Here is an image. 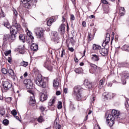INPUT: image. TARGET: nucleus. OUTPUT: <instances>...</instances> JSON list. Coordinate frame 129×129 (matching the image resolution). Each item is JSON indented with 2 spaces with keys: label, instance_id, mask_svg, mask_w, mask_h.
<instances>
[{
  "label": "nucleus",
  "instance_id": "10",
  "mask_svg": "<svg viewBox=\"0 0 129 129\" xmlns=\"http://www.w3.org/2000/svg\"><path fill=\"white\" fill-rule=\"evenodd\" d=\"M12 35L10 34H5L4 35L3 40L4 42H8V41H13L12 40Z\"/></svg>",
  "mask_w": 129,
  "mask_h": 129
},
{
  "label": "nucleus",
  "instance_id": "1",
  "mask_svg": "<svg viewBox=\"0 0 129 129\" xmlns=\"http://www.w3.org/2000/svg\"><path fill=\"white\" fill-rule=\"evenodd\" d=\"M5 27H6L7 29H10V32L11 34V39L12 41H14V40H16V35L18 34V32H19V30L16 29V27L11 26L10 25V23L9 22H7V24H4Z\"/></svg>",
  "mask_w": 129,
  "mask_h": 129
},
{
  "label": "nucleus",
  "instance_id": "44",
  "mask_svg": "<svg viewBox=\"0 0 129 129\" xmlns=\"http://www.w3.org/2000/svg\"><path fill=\"white\" fill-rule=\"evenodd\" d=\"M39 109L40 110V111H45V110H46V107H43V106H41L40 108H39Z\"/></svg>",
  "mask_w": 129,
  "mask_h": 129
},
{
  "label": "nucleus",
  "instance_id": "62",
  "mask_svg": "<svg viewBox=\"0 0 129 129\" xmlns=\"http://www.w3.org/2000/svg\"><path fill=\"white\" fill-rule=\"evenodd\" d=\"M14 116L16 118V119H20V118H19V116H18L16 115Z\"/></svg>",
  "mask_w": 129,
  "mask_h": 129
},
{
  "label": "nucleus",
  "instance_id": "4",
  "mask_svg": "<svg viewBox=\"0 0 129 129\" xmlns=\"http://www.w3.org/2000/svg\"><path fill=\"white\" fill-rule=\"evenodd\" d=\"M28 92H29L32 96H30L29 99V104L34 106L36 104V100L35 99V92L33 91L32 89L28 90Z\"/></svg>",
  "mask_w": 129,
  "mask_h": 129
},
{
  "label": "nucleus",
  "instance_id": "61",
  "mask_svg": "<svg viewBox=\"0 0 129 129\" xmlns=\"http://www.w3.org/2000/svg\"><path fill=\"white\" fill-rule=\"evenodd\" d=\"M48 105H49V106H52V105H53V104H52V103L50 102L48 103Z\"/></svg>",
  "mask_w": 129,
  "mask_h": 129
},
{
  "label": "nucleus",
  "instance_id": "12",
  "mask_svg": "<svg viewBox=\"0 0 129 129\" xmlns=\"http://www.w3.org/2000/svg\"><path fill=\"white\" fill-rule=\"evenodd\" d=\"M8 73L9 74L10 76L15 79L16 78V74H15V72L12 69H10L8 70Z\"/></svg>",
  "mask_w": 129,
  "mask_h": 129
},
{
  "label": "nucleus",
  "instance_id": "7",
  "mask_svg": "<svg viewBox=\"0 0 129 129\" xmlns=\"http://www.w3.org/2000/svg\"><path fill=\"white\" fill-rule=\"evenodd\" d=\"M24 83L25 85L26 86V88L27 89H32L33 88V86H34V85L33 84V82H32V80L26 79L24 81Z\"/></svg>",
  "mask_w": 129,
  "mask_h": 129
},
{
  "label": "nucleus",
  "instance_id": "36",
  "mask_svg": "<svg viewBox=\"0 0 129 129\" xmlns=\"http://www.w3.org/2000/svg\"><path fill=\"white\" fill-rule=\"evenodd\" d=\"M29 2H31V0H21V3H22L23 5H27Z\"/></svg>",
  "mask_w": 129,
  "mask_h": 129
},
{
  "label": "nucleus",
  "instance_id": "54",
  "mask_svg": "<svg viewBox=\"0 0 129 129\" xmlns=\"http://www.w3.org/2000/svg\"><path fill=\"white\" fill-rule=\"evenodd\" d=\"M56 95H60V94H61V92H60V91H57L56 92Z\"/></svg>",
  "mask_w": 129,
  "mask_h": 129
},
{
  "label": "nucleus",
  "instance_id": "51",
  "mask_svg": "<svg viewBox=\"0 0 129 129\" xmlns=\"http://www.w3.org/2000/svg\"><path fill=\"white\" fill-rule=\"evenodd\" d=\"M104 11L105 14H107V13H108V12H109V9H104Z\"/></svg>",
  "mask_w": 129,
  "mask_h": 129
},
{
  "label": "nucleus",
  "instance_id": "39",
  "mask_svg": "<svg viewBox=\"0 0 129 129\" xmlns=\"http://www.w3.org/2000/svg\"><path fill=\"white\" fill-rule=\"evenodd\" d=\"M8 70H7V69H2V73L3 74H8Z\"/></svg>",
  "mask_w": 129,
  "mask_h": 129
},
{
  "label": "nucleus",
  "instance_id": "6",
  "mask_svg": "<svg viewBox=\"0 0 129 129\" xmlns=\"http://www.w3.org/2000/svg\"><path fill=\"white\" fill-rule=\"evenodd\" d=\"M3 86L5 90L6 91L10 90V89L13 87L12 83H11V82H10L9 81H5L3 82Z\"/></svg>",
  "mask_w": 129,
  "mask_h": 129
},
{
  "label": "nucleus",
  "instance_id": "53",
  "mask_svg": "<svg viewBox=\"0 0 129 129\" xmlns=\"http://www.w3.org/2000/svg\"><path fill=\"white\" fill-rule=\"evenodd\" d=\"M82 25L84 27H86V22H85V21H83L82 22Z\"/></svg>",
  "mask_w": 129,
  "mask_h": 129
},
{
  "label": "nucleus",
  "instance_id": "2",
  "mask_svg": "<svg viewBox=\"0 0 129 129\" xmlns=\"http://www.w3.org/2000/svg\"><path fill=\"white\" fill-rule=\"evenodd\" d=\"M35 82L37 85L40 86V87H43V88L46 87V82L44 81V80H43V78L41 75H39L37 76Z\"/></svg>",
  "mask_w": 129,
  "mask_h": 129
},
{
  "label": "nucleus",
  "instance_id": "20",
  "mask_svg": "<svg viewBox=\"0 0 129 129\" xmlns=\"http://www.w3.org/2000/svg\"><path fill=\"white\" fill-rule=\"evenodd\" d=\"M59 31L61 34L65 33V25L62 24L59 27Z\"/></svg>",
  "mask_w": 129,
  "mask_h": 129
},
{
  "label": "nucleus",
  "instance_id": "45",
  "mask_svg": "<svg viewBox=\"0 0 129 129\" xmlns=\"http://www.w3.org/2000/svg\"><path fill=\"white\" fill-rule=\"evenodd\" d=\"M112 2H114L115 0H111ZM102 3L105 4H108V2L107 0H102Z\"/></svg>",
  "mask_w": 129,
  "mask_h": 129
},
{
  "label": "nucleus",
  "instance_id": "13",
  "mask_svg": "<svg viewBox=\"0 0 129 129\" xmlns=\"http://www.w3.org/2000/svg\"><path fill=\"white\" fill-rule=\"evenodd\" d=\"M84 85L87 87V88H89V89L92 88V84L88 80H85Z\"/></svg>",
  "mask_w": 129,
  "mask_h": 129
},
{
  "label": "nucleus",
  "instance_id": "33",
  "mask_svg": "<svg viewBox=\"0 0 129 129\" xmlns=\"http://www.w3.org/2000/svg\"><path fill=\"white\" fill-rule=\"evenodd\" d=\"M103 80H100V83L99 84V88H100V89H102V87H103Z\"/></svg>",
  "mask_w": 129,
  "mask_h": 129
},
{
  "label": "nucleus",
  "instance_id": "49",
  "mask_svg": "<svg viewBox=\"0 0 129 129\" xmlns=\"http://www.w3.org/2000/svg\"><path fill=\"white\" fill-rule=\"evenodd\" d=\"M50 101L52 103V104H54L55 101V98L52 99Z\"/></svg>",
  "mask_w": 129,
  "mask_h": 129
},
{
  "label": "nucleus",
  "instance_id": "27",
  "mask_svg": "<svg viewBox=\"0 0 129 129\" xmlns=\"http://www.w3.org/2000/svg\"><path fill=\"white\" fill-rule=\"evenodd\" d=\"M53 23H54V19H49L47 22V26H49L50 27V26H51L52 24H53Z\"/></svg>",
  "mask_w": 129,
  "mask_h": 129
},
{
  "label": "nucleus",
  "instance_id": "15",
  "mask_svg": "<svg viewBox=\"0 0 129 129\" xmlns=\"http://www.w3.org/2000/svg\"><path fill=\"white\" fill-rule=\"evenodd\" d=\"M119 111H117L116 110H112V115L111 114V115H113V116H114V117H115L116 118H117L118 117V116H119Z\"/></svg>",
  "mask_w": 129,
  "mask_h": 129
},
{
  "label": "nucleus",
  "instance_id": "23",
  "mask_svg": "<svg viewBox=\"0 0 129 129\" xmlns=\"http://www.w3.org/2000/svg\"><path fill=\"white\" fill-rule=\"evenodd\" d=\"M26 32H27L28 36L32 40L33 39H34V37H33V36H32V32H31V31H30V30H29V29H28L26 30Z\"/></svg>",
  "mask_w": 129,
  "mask_h": 129
},
{
  "label": "nucleus",
  "instance_id": "18",
  "mask_svg": "<svg viewBox=\"0 0 129 129\" xmlns=\"http://www.w3.org/2000/svg\"><path fill=\"white\" fill-rule=\"evenodd\" d=\"M47 98V96L45 93H42L40 96V100L41 101H45Z\"/></svg>",
  "mask_w": 129,
  "mask_h": 129
},
{
  "label": "nucleus",
  "instance_id": "40",
  "mask_svg": "<svg viewBox=\"0 0 129 129\" xmlns=\"http://www.w3.org/2000/svg\"><path fill=\"white\" fill-rule=\"evenodd\" d=\"M11 113H12V114H13V115H14V116H15V115H17V114H18V112H17V111L16 110H13L11 111Z\"/></svg>",
  "mask_w": 129,
  "mask_h": 129
},
{
  "label": "nucleus",
  "instance_id": "37",
  "mask_svg": "<svg viewBox=\"0 0 129 129\" xmlns=\"http://www.w3.org/2000/svg\"><path fill=\"white\" fill-rule=\"evenodd\" d=\"M3 124L5 125H8L9 124V120L8 119H4L3 121Z\"/></svg>",
  "mask_w": 129,
  "mask_h": 129
},
{
  "label": "nucleus",
  "instance_id": "29",
  "mask_svg": "<svg viewBox=\"0 0 129 129\" xmlns=\"http://www.w3.org/2000/svg\"><path fill=\"white\" fill-rule=\"evenodd\" d=\"M119 12L120 14V16H123V15H124V14L125 13V11H124V8L121 7Z\"/></svg>",
  "mask_w": 129,
  "mask_h": 129
},
{
  "label": "nucleus",
  "instance_id": "63",
  "mask_svg": "<svg viewBox=\"0 0 129 129\" xmlns=\"http://www.w3.org/2000/svg\"><path fill=\"white\" fill-rule=\"evenodd\" d=\"M67 89H64V93H67Z\"/></svg>",
  "mask_w": 129,
  "mask_h": 129
},
{
  "label": "nucleus",
  "instance_id": "24",
  "mask_svg": "<svg viewBox=\"0 0 129 129\" xmlns=\"http://www.w3.org/2000/svg\"><path fill=\"white\" fill-rule=\"evenodd\" d=\"M19 39L23 42V43H25V42H26V38L25 37V35L23 34H21L19 36Z\"/></svg>",
  "mask_w": 129,
  "mask_h": 129
},
{
  "label": "nucleus",
  "instance_id": "32",
  "mask_svg": "<svg viewBox=\"0 0 129 129\" xmlns=\"http://www.w3.org/2000/svg\"><path fill=\"white\" fill-rule=\"evenodd\" d=\"M52 40L53 41L57 42V41H58V40H59V38L58 37V35L57 34H56L55 35H53V36L52 37Z\"/></svg>",
  "mask_w": 129,
  "mask_h": 129
},
{
  "label": "nucleus",
  "instance_id": "35",
  "mask_svg": "<svg viewBox=\"0 0 129 129\" xmlns=\"http://www.w3.org/2000/svg\"><path fill=\"white\" fill-rule=\"evenodd\" d=\"M58 109H61L62 108V102L59 101L57 105Z\"/></svg>",
  "mask_w": 129,
  "mask_h": 129
},
{
  "label": "nucleus",
  "instance_id": "22",
  "mask_svg": "<svg viewBox=\"0 0 129 129\" xmlns=\"http://www.w3.org/2000/svg\"><path fill=\"white\" fill-rule=\"evenodd\" d=\"M92 59L93 61H98L99 60V57L95 54L92 55Z\"/></svg>",
  "mask_w": 129,
  "mask_h": 129
},
{
  "label": "nucleus",
  "instance_id": "42",
  "mask_svg": "<svg viewBox=\"0 0 129 129\" xmlns=\"http://www.w3.org/2000/svg\"><path fill=\"white\" fill-rule=\"evenodd\" d=\"M11 52L12 51H11V50L6 51L5 52V55H6V56H8V55H10V54H11Z\"/></svg>",
  "mask_w": 129,
  "mask_h": 129
},
{
  "label": "nucleus",
  "instance_id": "52",
  "mask_svg": "<svg viewBox=\"0 0 129 129\" xmlns=\"http://www.w3.org/2000/svg\"><path fill=\"white\" fill-rule=\"evenodd\" d=\"M69 50L71 52H73L74 51V49L73 47H69Z\"/></svg>",
  "mask_w": 129,
  "mask_h": 129
},
{
  "label": "nucleus",
  "instance_id": "3",
  "mask_svg": "<svg viewBox=\"0 0 129 129\" xmlns=\"http://www.w3.org/2000/svg\"><path fill=\"white\" fill-rule=\"evenodd\" d=\"M35 33L39 39L44 40V30L42 28H37L35 29Z\"/></svg>",
  "mask_w": 129,
  "mask_h": 129
},
{
  "label": "nucleus",
  "instance_id": "11",
  "mask_svg": "<svg viewBox=\"0 0 129 129\" xmlns=\"http://www.w3.org/2000/svg\"><path fill=\"white\" fill-rule=\"evenodd\" d=\"M100 53L102 56H105V55H107L108 50H107V48H101L100 49Z\"/></svg>",
  "mask_w": 129,
  "mask_h": 129
},
{
  "label": "nucleus",
  "instance_id": "21",
  "mask_svg": "<svg viewBox=\"0 0 129 129\" xmlns=\"http://www.w3.org/2000/svg\"><path fill=\"white\" fill-rule=\"evenodd\" d=\"M110 38L109 37H106L105 40L103 42L102 46L103 47H105L108 43H109Z\"/></svg>",
  "mask_w": 129,
  "mask_h": 129
},
{
  "label": "nucleus",
  "instance_id": "9",
  "mask_svg": "<svg viewBox=\"0 0 129 129\" xmlns=\"http://www.w3.org/2000/svg\"><path fill=\"white\" fill-rule=\"evenodd\" d=\"M60 82H61V80L60 78H56L53 80V86L54 88H58L60 85Z\"/></svg>",
  "mask_w": 129,
  "mask_h": 129
},
{
  "label": "nucleus",
  "instance_id": "60",
  "mask_svg": "<svg viewBox=\"0 0 129 129\" xmlns=\"http://www.w3.org/2000/svg\"><path fill=\"white\" fill-rule=\"evenodd\" d=\"M24 77H27V76H28V73H25V74H24Z\"/></svg>",
  "mask_w": 129,
  "mask_h": 129
},
{
  "label": "nucleus",
  "instance_id": "58",
  "mask_svg": "<svg viewBox=\"0 0 129 129\" xmlns=\"http://www.w3.org/2000/svg\"><path fill=\"white\" fill-rule=\"evenodd\" d=\"M90 19H94V18H95V16H94V15H91L89 17Z\"/></svg>",
  "mask_w": 129,
  "mask_h": 129
},
{
  "label": "nucleus",
  "instance_id": "34",
  "mask_svg": "<svg viewBox=\"0 0 129 129\" xmlns=\"http://www.w3.org/2000/svg\"><path fill=\"white\" fill-rule=\"evenodd\" d=\"M13 100L12 97H8V98H6L5 99V101L6 102H7V103H11V102Z\"/></svg>",
  "mask_w": 129,
  "mask_h": 129
},
{
  "label": "nucleus",
  "instance_id": "17",
  "mask_svg": "<svg viewBox=\"0 0 129 129\" xmlns=\"http://www.w3.org/2000/svg\"><path fill=\"white\" fill-rule=\"evenodd\" d=\"M12 27H15V29L18 31H21V30H22V28L21 27L20 24L16 22H14V25H13Z\"/></svg>",
  "mask_w": 129,
  "mask_h": 129
},
{
  "label": "nucleus",
  "instance_id": "8",
  "mask_svg": "<svg viewBox=\"0 0 129 129\" xmlns=\"http://www.w3.org/2000/svg\"><path fill=\"white\" fill-rule=\"evenodd\" d=\"M81 91V86H77L74 89V92L77 94V96L78 98H80L81 97V95L80 94V92Z\"/></svg>",
  "mask_w": 129,
  "mask_h": 129
},
{
  "label": "nucleus",
  "instance_id": "57",
  "mask_svg": "<svg viewBox=\"0 0 129 129\" xmlns=\"http://www.w3.org/2000/svg\"><path fill=\"white\" fill-rule=\"evenodd\" d=\"M8 62L9 63H11V62H12V57H9Z\"/></svg>",
  "mask_w": 129,
  "mask_h": 129
},
{
  "label": "nucleus",
  "instance_id": "50",
  "mask_svg": "<svg viewBox=\"0 0 129 129\" xmlns=\"http://www.w3.org/2000/svg\"><path fill=\"white\" fill-rule=\"evenodd\" d=\"M71 20L72 21H74V20H75V17H74V15H71Z\"/></svg>",
  "mask_w": 129,
  "mask_h": 129
},
{
  "label": "nucleus",
  "instance_id": "64",
  "mask_svg": "<svg viewBox=\"0 0 129 129\" xmlns=\"http://www.w3.org/2000/svg\"><path fill=\"white\" fill-rule=\"evenodd\" d=\"M75 61L76 62H78V58H75Z\"/></svg>",
  "mask_w": 129,
  "mask_h": 129
},
{
  "label": "nucleus",
  "instance_id": "25",
  "mask_svg": "<svg viewBox=\"0 0 129 129\" xmlns=\"http://www.w3.org/2000/svg\"><path fill=\"white\" fill-rule=\"evenodd\" d=\"M104 97H105V98H107V99H108L109 98H111V97H113V95L112 93H108L106 95H104Z\"/></svg>",
  "mask_w": 129,
  "mask_h": 129
},
{
  "label": "nucleus",
  "instance_id": "47",
  "mask_svg": "<svg viewBox=\"0 0 129 129\" xmlns=\"http://www.w3.org/2000/svg\"><path fill=\"white\" fill-rule=\"evenodd\" d=\"M123 77L125 79L129 78V74L128 73H126L125 75H124Z\"/></svg>",
  "mask_w": 129,
  "mask_h": 129
},
{
  "label": "nucleus",
  "instance_id": "59",
  "mask_svg": "<svg viewBox=\"0 0 129 129\" xmlns=\"http://www.w3.org/2000/svg\"><path fill=\"white\" fill-rule=\"evenodd\" d=\"M88 38L89 39V40H90L91 39V34H89L88 35Z\"/></svg>",
  "mask_w": 129,
  "mask_h": 129
},
{
  "label": "nucleus",
  "instance_id": "56",
  "mask_svg": "<svg viewBox=\"0 0 129 129\" xmlns=\"http://www.w3.org/2000/svg\"><path fill=\"white\" fill-rule=\"evenodd\" d=\"M64 56V49H62L61 51V57H62Z\"/></svg>",
  "mask_w": 129,
  "mask_h": 129
},
{
  "label": "nucleus",
  "instance_id": "16",
  "mask_svg": "<svg viewBox=\"0 0 129 129\" xmlns=\"http://www.w3.org/2000/svg\"><path fill=\"white\" fill-rule=\"evenodd\" d=\"M54 126L56 129H61V127H62L61 124H59V120H57V119L54 121Z\"/></svg>",
  "mask_w": 129,
  "mask_h": 129
},
{
  "label": "nucleus",
  "instance_id": "5",
  "mask_svg": "<svg viewBox=\"0 0 129 129\" xmlns=\"http://www.w3.org/2000/svg\"><path fill=\"white\" fill-rule=\"evenodd\" d=\"M115 117L113 115H109L107 117L106 123L109 126H112L114 123Z\"/></svg>",
  "mask_w": 129,
  "mask_h": 129
},
{
  "label": "nucleus",
  "instance_id": "43",
  "mask_svg": "<svg viewBox=\"0 0 129 129\" xmlns=\"http://www.w3.org/2000/svg\"><path fill=\"white\" fill-rule=\"evenodd\" d=\"M0 114H1V115H5V114H6V111L5 110H1Z\"/></svg>",
  "mask_w": 129,
  "mask_h": 129
},
{
  "label": "nucleus",
  "instance_id": "48",
  "mask_svg": "<svg viewBox=\"0 0 129 129\" xmlns=\"http://www.w3.org/2000/svg\"><path fill=\"white\" fill-rule=\"evenodd\" d=\"M47 69H48V70H49L50 71H52V70L53 69V68H52V66H49L47 67Z\"/></svg>",
  "mask_w": 129,
  "mask_h": 129
},
{
  "label": "nucleus",
  "instance_id": "19",
  "mask_svg": "<svg viewBox=\"0 0 129 129\" xmlns=\"http://www.w3.org/2000/svg\"><path fill=\"white\" fill-rule=\"evenodd\" d=\"M31 49L32 51H37L38 49V45L33 43L31 46Z\"/></svg>",
  "mask_w": 129,
  "mask_h": 129
},
{
  "label": "nucleus",
  "instance_id": "41",
  "mask_svg": "<svg viewBox=\"0 0 129 129\" xmlns=\"http://www.w3.org/2000/svg\"><path fill=\"white\" fill-rule=\"evenodd\" d=\"M125 106L126 109H127V110H129V101H127L125 103Z\"/></svg>",
  "mask_w": 129,
  "mask_h": 129
},
{
  "label": "nucleus",
  "instance_id": "26",
  "mask_svg": "<svg viewBox=\"0 0 129 129\" xmlns=\"http://www.w3.org/2000/svg\"><path fill=\"white\" fill-rule=\"evenodd\" d=\"M100 48H101V47L99 45H97L95 44H93V50H100Z\"/></svg>",
  "mask_w": 129,
  "mask_h": 129
},
{
  "label": "nucleus",
  "instance_id": "14",
  "mask_svg": "<svg viewBox=\"0 0 129 129\" xmlns=\"http://www.w3.org/2000/svg\"><path fill=\"white\" fill-rule=\"evenodd\" d=\"M89 63L90 66H91V67H92V68H93V69L94 70L93 71H92V72L91 71H90V72L91 73H95V72H96V70L97 69V68H98V67L91 62H89Z\"/></svg>",
  "mask_w": 129,
  "mask_h": 129
},
{
  "label": "nucleus",
  "instance_id": "28",
  "mask_svg": "<svg viewBox=\"0 0 129 129\" xmlns=\"http://www.w3.org/2000/svg\"><path fill=\"white\" fill-rule=\"evenodd\" d=\"M122 50L129 52V46L126 45H124L122 47Z\"/></svg>",
  "mask_w": 129,
  "mask_h": 129
},
{
  "label": "nucleus",
  "instance_id": "55",
  "mask_svg": "<svg viewBox=\"0 0 129 129\" xmlns=\"http://www.w3.org/2000/svg\"><path fill=\"white\" fill-rule=\"evenodd\" d=\"M14 15L17 17L18 16V12H17V10H14Z\"/></svg>",
  "mask_w": 129,
  "mask_h": 129
},
{
  "label": "nucleus",
  "instance_id": "38",
  "mask_svg": "<svg viewBox=\"0 0 129 129\" xmlns=\"http://www.w3.org/2000/svg\"><path fill=\"white\" fill-rule=\"evenodd\" d=\"M37 120H38V122H43V121L44 120V118H43V117L42 116H40L38 118Z\"/></svg>",
  "mask_w": 129,
  "mask_h": 129
},
{
  "label": "nucleus",
  "instance_id": "30",
  "mask_svg": "<svg viewBox=\"0 0 129 129\" xmlns=\"http://www.w3.org/2000/svg\"><path fill=\"white\" fill-rule=\"evenodd\" d=\"M75 72L79 74H80V73H83V70H82V69L81 68H79L76 69Z\"/></svg>",
  "mask_w": 129,
  "mask_h": 129
},
{
  "label": "nucleus",
  "instance_id": "46",
  "mask_svg": "<svg viewBox=\"0 0 129 129\" xmlns=\"http://www.w3.org/2000/svg\"><path fill=\"white\" fill-rule=\"evenodd\" d=\"M1 16L2 17V18H5L6 17V15L5 14V12L4 11H1Z\"/></svg>",
  "mask_w": 129,
  "mask_h": 129
},
{
  "label": "nucleus",
  "instance_id": "31",
  "mask_svg": "<svg viewBox=\"0 0 129 129\" xmlns=\"http://www.w3.org/2000/svg\"><path fill=\"white\" fill-rule=\"evenodd\" d=\"M21 66H23V67H27V66H28V65H29V62L23 60L21 62Z\"/></svg>",
  "mask_w": 129,
  "mask_h": 129
}]
</instances>
